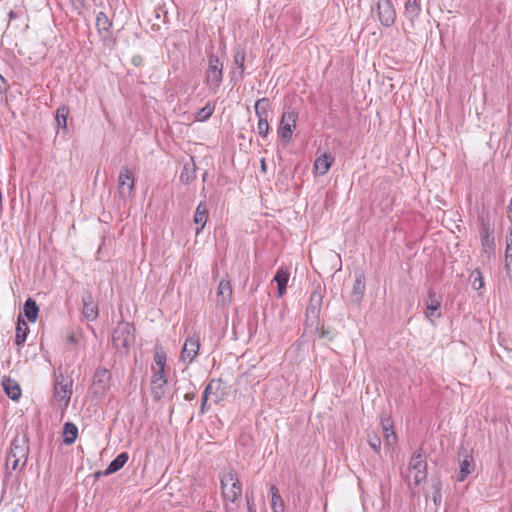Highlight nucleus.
Here are the masks:
<instances>
[{"label": "nucleus", "instance_id": "f257e3e1", "mask_svg": "<svg viewBox=\"0 0 512 512\" xmlns=\"http://www.w3.org/2000/svg\"><path fill=\"white\" fill-rule=\"evenodd\" d=\"M29 453V446L25 436H16L10 445V449L6 456V468L16 470L26 465Z\"/></svg>", "mask_w": 512, "mask_h": 512}, {"label": "nucleus", "instance_id": "f03ea898", "mask_svg": "<svg viewBox=\"0 0 512 512\" xmlns=\"http://www.w3.org/2000/svg\"><path fill=\"white\" fill-rule=\"evenodd\" d=\"M219 477L224 501L236 503L242 495V484L237 473L230 468L220 473Z\"/></svg>", "mask_w": 512, "mask_h": 512}, {"label": "nucleus", "instance_id": "7ed1b4c3", "mask_svg": "<svg viewBox=\"0 0 512 512\" xmlns=\"http://www.w3.org/2000/svg\"><path fill=\"white\" fill-rule=\"evenodd\" d=\"M223 80V62L215 54L208 56V68L205 71V84L212 93H217Z\"/></svg>", "mask_w": 512, "mask_h": 512}, {"label": "nucleus", "instance_id": "20e7f679", "mask_svg": "<svg viewBox=\"0 0 512 512\" xmlns=\"http://www.w3.org/2000/svg\"><path fill=\"white\" fill-rule=\"evenodd\" d=\"M135 340V327L129 322L121 321L112 334V342L116 348H128Z\"/></svg>", "mask_w": 512, "mask_h": 512}, {"label": "nucleus", "instance_id": "39448f33", "mask_svg": "<svg viewBox=\"0 0 512 512\" xmlns=\"http://www.w3.org/2000/svg\"><path fill=\"white\" fill-rule=\"evenodd\" d=\"M409 474L413 476L414 483L419 485L424 482L427 478V462L424 457L423 450L417 449L412 454L409 465Z\"/></svg>", "mask_w": 512, "mask_h": 512}, {"label": "nucleus", "instance_id": "423d86ee", "mask_svg": "<svg viewBox=\"0 0 512 512\" xmlns=\"http://www.w3.org/2000/svg\"><path fill=\"white\" fill-rule=\"evenodd\" d=\"M481 226H480V240H481V252L482 254L490 257L495 253V238H494V228L489 219H485L484 217L479 218Z\"/></svg>", "mask_w": 512, "mask_h": 512}, {"label": "nucleus", "instance_id": "0eeeda50", "mask_svg": "<svg viewBox=\"0 0 512 512\" xmlns=\"http://www.w3.org/2000/svg\"><path fill=\"white\" fill-rule=\"evenodd\" d=\"M135 179L132 170L122 167L118 176V194L123 200L134 197Z\"/></svg>", "mask_w": 512, "mask_h": 512}, {"label": "nucleus", "instance_id": "6e6552de", "mask_svg": "<svg viewBox=\"0 0 512 512\" xmlns=\"http://www.w3.org/2000/svg\"><path fill=\"white\" fill-rule=\"evenodd\" d=\"M111 386V373L106 368H98L94 373L93 394L98 397H104Z\"/></svg>", "mask_w": 512, "mask_h": 512}, {"label": "nucleus", "instance_id": "1a4fd4ad", "mask_svg": "<svg viewBox=\"0 0 512 512\" xmlns=\"http://www.w3.org/2000/svg\"><path fill=\"white\" fill-rule=\"evenodd\" d=\"M72 380L65 378L63 375L56 376L54 386V397L59 402L68 405L72 394Z\"/></svg>", "mask_w": 512, "mask_h": 512}, {"label": "nucleus", "instance_id": "9d476101", "mask_svg": "<svg viewBox=\"0 0 512 512\" xmlns=\"http://www.w3.org/2000/svg\"><path fill=\"white\" fill-rule=\"evenodd\" d=\"M377 14L383 26L390 27L395 23L396 11L391 0H378Z\"/></svg>", "mask_w": 512, "mask_h": 512}, {"label": "nucleus", "instance_id": "9b49d317", "mask_svg": "<svg viewBox=\"0 0 512 512\" xmlns=\"http://www.w3.org/2000/svg\"><path fill=\"white\" fill-rule=\"evenodd\" d=\"M298 114L295 111H284L281 117V126L279 133L283 139H290L292 137L293 129L296 126Z\"/></svg>", "mask_w": 512, "mask_h": 512}, {"label": "nucleus", "instance_id": "f8f14e48", "mask_svg": "<svg viewBox=\"0 0 512 512\" xmlns=\"http://www.w3.org/2000/svg\"><path fill=\"white\" fill-rule=\"evenodd\" d=\"M200 349V341L198 337L191 336L185 340L183 349L181 351V359L183 361H188L191 364L196 357L198 356V352Z\"/></svg>", "mask_w": 512, "mask_h": 512}, {"label": "nucleus", "instance_id": "ddd939ff", "mask_svg": "<svg viewBox=\"0 0 512 512\" xmlns=\"http://www.w3.org/2000/svg\"><path fill=\"white\" fill-rule=\"evenodd\" d=\"M366 289L365 277L362 273H356L354 276V283L350 292V302L353 304H360L364 297Z\"/></svg>", "mask_w": 512, "mask_h": 512}, {"label": "nucleus", "instance_id": "4468645a", "mask_svg": "<svg viewBox=\"0 0 512 512\" xmlns=\"http://www.w3.org/2000/svg\"><path fill=\"white\" fill-rule=\"evenodd\" d=\"M463 458L459 462V472L457 474V480L459 482L464 481L468 475L475 470V462L473 456L467 451L462 455Z\"/></svg>", "mask_w": 512, "mask_h": 512}, {"label": "nucleus", "instance_id": "2eb2a0df", "mask_svg": "<svg viewBox=\"0 0 512 512\" xmlns=\"http://www.w3.org/2000/svg\"><path fill=\"white\" fill-rule=\"evenodd\" d=\"M83 309L82 314L87 321H95L98 317L99 311L97 305L94 303L91 293L87 292L82 297Z\"/></svg>", "mask_w": 512, "mask_h": 512}, {"label": "nucleus", "instance_id": "dca6fc26", "mask_svg": "<svg viewBox=\"0 0 512 512\" xmlns=\"http://www.w3.org/2000/svg\"><path fill=\"white\" fill-rule=\"evenodd\" d=\"M323 304V295L320 289H315L311 292L306 314L307 316L311 315L314 318L319 316V312L321 310Z\"/></svg>", "mask_w": 512, "mask_h": 512}, {"label": "nucleus", "instance_id": "f3484780", "mask_svg": "<svg viewBox=\"0 0 512 512\" xmlns=\"http://www.w3.org/2000/svg\"><path fill=\"white\" fill-rule=\"evenodd\" d=\"M224 382L221 379H212L204 389L203 394L207 396H214V401L217 403L222 400L224 396Z\"/></svg>", "mask_w": 512, "mask_h": 512}, {"label": "nucleus", "instance_id": "a211bd4d", "mask_svg": "<svg viewBox=\"0 0 512 512\" xmlns=\"http://www.w3.org/2000/svg\"><path fill=\"white\" fill-rule=\"evenodd\" d=\"M96 28L103 40L111 36L112 21L104 12H99L96 16Z\"/></svg>", "mask_w": 512, "mask_h": 512}, {"label": "nucleus", "instance_id": "6ab92c4d", "mask_svg": "<svg viewBox=\"0 0 512 512\" xmlns=\"http://www.w3.org/2000/svg\"><path fill=\"white\" fill-rule=\"evenodd\" d=\"M208 208L206 203L200 202L196 207L193 221L198 227L196 228V235H198L205 227L206 222L208 220Z\"/></svg>", "mask_w": 512, "mask_h": 512}, {"label": "nucleus", "instance_id": "aec40b11", "mask_svg": "<svg viewBox=\"0 0 512 512\" xmlns=\"http://www.w3.org/2000/svg\"><path fill=\"white\" fill-rule=\"evenodd\" d=\"M421 13V4L419 0H406L404 5V16L413 25Z\"/></svg>", "mask_w": 512, "mask_h": 512}, {"label": "nucleus", "instance_id": "412c9836", "mask_svg": "<svg viewBox=\"0 0 512 512\" xmlns=\"http://www.w3.org/2000/svg\"><path fill=\"white\" fill-rule=\"evenodd\" d=\"M2 386L7 396L12 400H18L21 397V388L17 381L10 377H4Z\"/></svg>", "mask_w": 512, "mask_h": 512}, {"label": "nucleus", "instance_id": "4be33fe9", "mask_svg": "<svg viewBox=\"0 0 512 512\" xmlns=\"http://www.w3.org/2000/svg\"><path fill=\"white\" fill-rule=\"evenodd\" d=\"M217 295L220 298V302L222 306H226L231 302L232 299V288L230 281L227 279H222L219 282Z\"/></svg>", "mask_w": 512, "mask_h": 512}, {"label": "nucleus", "instance_id": "5701e85b", "mask_svg": "<svg viewBox=\"0 0 512 512\" xmlns=\"http://www.w3.org/2000/svg\"><path fill=\"white\" fill-rule=\"evenodd\" d=\"M129 456L128 453L122 452L115 459H113L108 467L103 471L104 476L111 475L119 471L128 461Z\"/></svg>", "mask_w": 512, "mask_h": 512}, {"label": "nucleus", "instance_id": "b1692460", "mask_svg": "<svg viewBox=\"0 0 512 512\" xmlns=\"http://www.w3.org/2000/svg\"><path fill=\"white\" fill-rule=\"evenodd\" d=\"M333 163V158L330 155L322 154L318 156L314 162V170L319 175H325Z\"/></svg>", "mask_w": 512, "mask_h": 512}, {"label": "nucleus", "instance_id": "393cba45", "mask_svg": "<svg viewBox=\"0 0 512 512\" xmlns=\"http://www.w3.org/2000/svg\"><path fill=\"white\" fill-rule=\"evenodd\" d=\"M29 332V327L25 320L19 315L16 325V335H15V344L17 346H22L27 338Z\"/></svg>", "mask_w": 512, "mask_h": 512}, {"label": "nucleus", "instance_id": "a878e982", "mask_svg": "<svg viewBox=\"0 0 512 512\" xmlns=\"http://www.w3.org/2000/svg\"><path fill=\"white\" fill-rule=\"evenodd\" d=\"M289 276V272L283 268L278 269V271L276 272L274 276V281L277 283L278 297H282L286 292Z\"/></svg>", "mask_w": 512, "mask_h": 512}, {"label": "nucleus", "instance_id": "bb28decb", "mask_svg": "<svg viewBox=\"0 0 512 512\" xmlns=\"http://www.w3.org/2000/svg\"><path fill=\"white\" fill-rule=\"evenodd\" d=\"M271 493V508L273 512H284L285 504L284 501L275 485L270 487Z\"/></svg>", "mask_w": 512, "mask_h": 512}, {"label": "nucleus", "instance_id": "cd10ccee", "mask_svg": "<svg viewBox=\"0 0 512 512\" xmlns=\"http://www.w3.org/2000/svg\"><path fill=\"white\" fill-rule=\"evenodd\" d=\"M23 312L30 322H35L38 317L39 307L32 298H28L24 303Z\"/></svg>", "mask_w": 512, "mask_h": 512}, {"label": "nucleus", "instance_id": "c85d7f7f", "mask_svg": "<svg viewBox=\"0 0 512 512\" xmlns=\"http://www.w3.org/2000/svg\"><path fill=\"white\" fill-rule=\"evenodd\" d=\"M78 435V428L75 424L67 422L63 428V442L66 445H71L75 442Z\"/></svg>", "mask_w": 512, "mask_h": 512}, {"label": "nucleus", "instance_id": "c756f323", "mask_svg": "<svg viewBox=\"0 0 512 512\" xmlns=\"http://www.w3.org/2000/svg\"><path fill=\"white\" fill-rule=\"evenodd\" d=\"M441 306V302L439 299L435 298L431 293L429 294V302L426 305L425 315L428 319H432V317L436 316L440 317L441 313L438 312Z\"/></svg>", "mask_w": 512, "mask_h": 512}, {"label": "nucleus", "instance_id": "7c9ffc66", "mask_svg": "<svg viewBox=\"0 0 512 512\" xmlns=\"http://www.w3.org/2000/svg\"><path fill=\"white\" fill-rule=\"evenodd\" d=\"M69 108L66 105H62L58 107L56 111V125L58 129H62L64 131H67V118L69 116Z\"/></svg>", "mask_w": 512, "mask_h": 512}, {"label": "nucleus", "instance_id": "2f4dec72", "mask_svg": "<svg viewBox=\"0 0 512 512\" xmlns=\"http://www.w3.org/2000/svg\"><path fill=\"white\" fill-rule=\"evenodd\" d=\"M255 114L258 118H267L270 109V101L268 98H260L255 102Z\"/></svg>", "mask_w": 512, "mask_h": 512}, {"label": "nucleus", "instance_id": "473e14b6", "mask_svg": "<svg viewBox=\"0 0 512 512\" xmlns=\"http://www.w3.org/2000/svg\"><path fill=\"white\" fill-rule=\"evenodd\" d=\"M196 178V170H195V164H185L181 174H180V180L181 182L188 184L192 182Z\"/></svg>", "mask_w": 512, "mask_h": 512}, {"label": "nucleus", "instance_id": "72a5a7b5", "mask_svg": "<svg viewBox=\"0 0 512 512\" xmlns=\"http://www.w3.org/2000/svg\"><path fill=\"white\" fill-rule=\"evenodd\" d=\"M167 380H161L158 383L151 381V393L155 401H160L165 395V386Z\"/></svg>", "mask_w": 512, "mask_h": 512}, {"label": "nucleus", "instance_id": "f704fd0d", "mask_svg": "<svg viewBox=\"0 0 512 512\" xmlns=\"http://www.w3.org/2000/svg\"><path fill=\"white\" fill-rule=\"evenodd\" d=\"M214 110L215 104L212 102H207L203 108L197 111L195 114V120L201 122L208 120L212 116Z\"/></svg>", "mask_w": 512, "mask_h": 512}, {"label": "nucleus", "instance_id": "c9c22d12", "mask_svg": "<svg viewBox=\"0 0 512 512\" xmlns=\"http://www.w3.org/2000/svg\"><path fill=\"white\" fill-rule=\"evenodd\" d=\"M245 51L243 49L238 48L233 57V63L237 68L239 69V77L240 79L244 78V71H245Z\"/></svg>", "mask_w": 512, "mask_h": 512}, {"label": "nucleus", "instance_id": "e433bc0d", "mask_svg": "<svg viewBox=\"0 0 512 512\" xmlns=\"http://www.w3.org/2000/svg\"><path fill=\"white\" fill-rule=\"evenodd\" d=\"M471 285L474 290L480 291L484 287V278L479 269H475L470 275Z\"/></svg>", "mask_w": 512, "mask_h": 512}, {"label": "nucleus", "instance_id": "4c0bfd02", "mask_svg": "<svg viewBox=\"0 0 512 512\" xmlns=\"http://www.w3.org/2000/svg\"><path fill=\"white\" fill-rule=\"evenodd\" d=\"M368 444L375 453H380L381 439L377 434L368 435Z\"/></svg>", "mask_w": 512, "mask_h": 512}, {"label": "nucleus", "instance_id": "58836bf2", "mask_svg": "<svg viewBox=\"0 0 512 512\" xmlns=\"http://www.w3.org/2000/svg\"><path fill=\"white\" fill-rule=\"evenodd\" d=\"M154 361L156 364V368L165 369L166 365V354L163 350L159 349L155 351Z\"/></svg>", "mask_w": 512, "mask_h": 512}, {"label": "nucleus", "instance_id": "ea45409f", "mask_svg": "<svg viewBox=\"0 0 512 512\" xmlns=\"http://www.w3.org/2000/svg\"><path fill=\"white\" fill-rule=\"evenodd\" d=\"M385 444L387 446H393L396 443V435L392 429L388 426H383Z\"/></svg>", "mask_w": 512, "mask_h": 512}, {"label": "nucleus", "instance_id": "a19ab883", "mask_svg": "<svg viewBox=\"0 0 512 512\" xmlns=\"http://www.w3.org/2000/svg\"><path fill=\"white\" fill-rule=\"evenodd\" d=\"M269 124L267 118H258L257 131L261 137H266L269 132Z\"/></svg>", "mask_w": 512, "mask_h": 512}, {"label": "nucleus", "instance_id": "79ce46f5", "mask_svg": "<svg viewBox=\"0 0 512 512\" xmlns=\"http://www.w3.org/2000/svg\"><path fill=\"white\" fill-rule=\"evenodd\" d=\"M320 338H327L329 340L334 339V334L330 329H326L323 325L321 327H317L316 329Z\"/></svg>", "mask_w": 512, "mask_h": 512}, {"label": "nucleus", "instance_id": "37998d69", "mask_svg": "<svg viewBox=\"0 0 512 512\" xmlns=\"http://www.w3.org/2000/svg\"><path fill=\"white\" fill-rule=\"evenodd\" d=\"M161 380H167L164 369L155 368L151 381H155V383H158Z\"/></svg>", "mask_w": 512, "mask_h": 512}, {"label": "nucleus", "instance_id": "c03bdc74", "mask_svg": "<svg viewBox=\"0 0 512 512\" xmlns=\"http://www.w3.org/2000/svg\"><path fill=\"white\" fill-rule=\"evenodd\" d=\"M505 269L508 277L512 279V256H505Z\"/></svg>", "mask_w": 512, "mask_h": 512}, {"label": "nucleus", "instance_id": "a18cd8bd", "mask_svg": "<svg viewBox=\"0 0 512 512\" xmlns=\"http://www.w3.org/2000/svg\"><path fill=\"white\" fill-rule=\"evenodd\" d=\"M505 256H512V230L509 232L507 236Z\"/></svg>", "mask_w": 512, "mask_h": 512}, {"label": "nucleus", "instance_id": "49530a36", "mask_svg": "<svg viewBox=\"0 0 512 512\" xmlns=\"http://www.w3.org/2000/svg\"><path fill=\"white\" fill-rule=\"evenodd\" d=\"M8 89V83L6 79L0 74V94L7 91Z\"/></svg>", "mask_w": 512, "mask_h": 512}, {"label": "nucleus", "instance_id": "de8ad7c7", "mask_svg": "<svg viewBox=\"0 0 512 512\" xmlns=\"http://www.w3.org/2000/svg\"><path fill=\"white\" fill-rule=\"evenodd\" d=\"M208 398H209V396H207V395H205V394H202V399H201V413H204V412H205V410H206V405H207Z\"/></svg>", "mask_w": 512, "mask_h": 512}, {"label": "nucleus", "instance_id": "09e8293b", "mask_svg": "<svg viewBox=\"0 0 512 512\" xmlns=\"http://www.w3.org/2000/svg\"><path fill=\"white\" fill-rule=\"evenodd\" d=\"M184 397L187 401H191L195 398V393H186Z\"/></svg>", "mask_w": 512, "mask_h": 512}, {"label": "nucleus", "instance_id": "8fccbe9b", "mask_svg": "<svg viewBox=\"0 0 512 512\" xmlns=\"http://www.w3.org/2000/svg\"><path fill=\"white\" fill-rule=\"evenodd\" d=\"M266 168H267V166H266L265 159H262V160H261V170H262L263 172H266Z\"/></svg>", "mask_w": 512, "mask_h": 512}, {"label": "nucleus", "instance_id": "3c124183", "mask_svg": "<svg viewBox=\"0 0 512 512\" xmlns=\"http://www.w3.org/2000/svg\"><path fill=\"white\" fill-rule=\"evenodd\" d=\"M95 478H99L100 476H104L103 475V471H97L95 474H94Z\"/></svg>", "mask_w": 512, "mask_h": 512}, {"label": "nucleus", "instance_id": "603ef678", "mask_svg": "<svg viewBox=\"0 0 512 512\" xmlns=\"http://www.w3.org/2000/svg\"><path fill=\"white\" fill-rule=\"evenodd\" d=\"M247 504H248V510H249V512H254V511H253V508H252V506H251V504H250V502H249V500L247 501Z\"/></svg>", "mask_w": 512, "mask_h": 512}, {"label": "nucleus", "instance_id": "864d4df0", "mask_svg": "<svg viewBox=\"0 0 512 512\" xmlns=\"http://www.w3.org/2000/svg\"><path fill=\"white\" fill-rule=\"evenodd\" d=\"M69 342H70V343H73V342H74V337H73V336H70V337H69Z\"/></svg>", "mask_w": 512, "mask_h": 512}, {"label": "nucleus", "instance_id": "5fc2aeb1", "mask_svg": "<svg viewBox=\"0 0 512 512\" xmlns=\"http://www.w3.org/2000/svg\"><path fill=\"white\" fill-rule=\"evenodd\" d=\"M509 209H510V212L512 213V200H511V203H510Z\"/></svg>", "mask_w": 512, "mask_h": 512}]
</instances>
